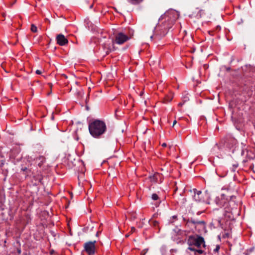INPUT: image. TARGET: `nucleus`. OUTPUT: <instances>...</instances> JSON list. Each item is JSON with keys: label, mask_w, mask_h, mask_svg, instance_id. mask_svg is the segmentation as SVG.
<instances>
[{"label": "nucleus", "mask_w": 255, "mask_h": 255, "mask_svg": "<svg viewBox=\"0 0 255 255\" xmlns=\"http://www.w3.org/2000/svg\"><path fill=\"white\" fill-rule=\"evenodd\" d=\"M31 30L33 32H36L37 31V27L33 24H32L31 25Z\"/></svg>", "instance_id": "27"}, {"label": "nucleus", "mask_w": 255, "mask_h": 255, "mask_svg": "<svg viewBox=\"0 0 255 255\" xmlns=\"http://www.w3.org/2000/svg\"><path fill=\"white\" fill-rule=\"evenodd\" d=\"M128 0L130 3L134 4V5H136V4H138L139 3L141 2L143 0Z\"/></svg>", "instance_id": "22"}, {"label": "nucleus", "mask_w": 255, "mask_h": 255, "mask_svg": "<svg viewBox=\"0 0 255 255\" xmlns=\"http://www.w3.org/2000/svg\"><path fill=\"white\" fill-rule=\"evenodd\" d=\"M201 212H198L197 213V215H200V214H201Z\"/></svg>", "instance_id": "42"}, {"label": "nucleus", "mask_w": 255, "mask_h": 255, "mask_svg": "<svg viewBox=\"0 0 255 255\" xmlns=\"http://www.w3.org/2000/svg\"><path fill=\"white\" fill-rule=\"evenodd\" d=\"M223 238L224 239H226V238H229L231 237V233L230 232H228L227 233H225V234H224L223 235Z\"/></svg>", "instance_id": "26"}, {"label": "nucleus", "mask_w": 255, "mask_h": 255, "mask_svg": "<svg viewBox=\"0 0 255 255\" xmlns=\"http://www.w3.org/2000/svg\"><path fill=\"white\" fill-rule=\"evenodd\" d=\"M159 177H160V175L158 173L149 176L150 181L152 182H157Z\"/></svg>", "instance_id": "18"}, {"label": "nucleus", "mask_w": 255, "mask_h": 255, "mask_svg": "<svg viewBox=\"0 0 255 255\" xmlns=\"http://www.w3.org/2000/svg\"><path fill=\"white\" fill-rule=\"evenodd\" d=\"M217 147L219 150H224L226 147V144L225 141L222 138L218 143H216L215 145V147Z\"/></svg>", "instance_id": "15"}, {"label": "nucleus", "mask_w": 255, "mask_h": 255, "mask_svg": "<svg viewBox=\"0 0 255 255\" xmlns=\"http://www.w3.org/2000/svg\"><path fill=\"white\" fill-rule=\"evenodd\" d=\"M48 84L49 85L50 87L51 88V87H52V84H51V83H49Z\"/></svg>", "instance_id": "41"}, {"label": "nucleus", "mask_w": 255, "mask_h": 255, "mask_svg": "<svg viewBox=\"0 0 255 255\" xmlns=\"http://www.w3.org/2000/svg\"><path fill=\"white\" fill-rule=\"evenodd\" d=\"M53 252H54V251H51L50 252V254H52L53 253Z\"/></svg>", "instance_id": "40"}, {"label": "nucleus", "mask_w": 255, "mask_h": 255, "mask_svg": "<svg viewBox=\"0 0 255 255\" xmlns=\"http://www.w3.org/2000/svg\"><path fill=\"white\" fill-rule=\"evenodd\" d=\"M98 232H97L96 234V236H98Z\"/></svg>", "instance_id": "44"}, {"label": "nucleus", "mask_w": 255, "mask_h": 255, "mask_svg": "<svg viewBox=\"0 0 255 255\" xmlns=\"http://www.w3.org/2000/svg\"><path fill=\"white\" fill-rule=\"evenodd\" d=\"M21 149L20 146H15L9 152V159L14 164H16L24 159L22 157V154H21Z\"/></svg>", "instance_id": "5"}, {"label": "nucleus", "mask_w": 255, "mask_h": 255, "mask_svg": "<svg viewBox=\"0 0 255 255\" xmlns=\"http://www.w3.org/2000/svg\"><path fill=\"white\" fill-rule=\"evenodd\" d=\"M177 123V121L174 120L173 123L172 127H174V125Z\"/></svg>", "instance_id": "35"}, {"label": "nucleus", "mask_w": 255, "mask_h": 255, "mask_svg": "<svg viewBox=\"0 0 255 255\" xmlns=\"http://www.w3.org/2000/svg\"><path fill=\"white\" fill-rule=\"evenodd\" d=\"M145 253H144L143 251H142L140 253V255H145Z\"/></svg>", "instance_id": "36"}, {"label": "nucleus", "mask_w": 255, "mask_h": 255, "mask_svg": "<svg viewBox=\"0 0 255 255\" xmlns=\"http://www.w3.org/2000/svg\"><path fill=\"white\" fill-rule=\"evenodd\" d=\"M171 28L167 27V24H165L162 21H159V23L155 27L154 35L151 36L150 38H153L154 37L155 38L159 40L167 34L169 29Z\"/></svg>", "instance_id": "4"}, {"label": "nucleus", "mask_w": 255, "mask_h": 255, "mask_svg": "<svg viewBox=\"0 0 255 255\" xmlns=\"http://www.w3.org/2000/svg\"><path fill=\"white\" fill-rule=\"evenodd\" d=\"M43 179L42 176L41 174H37L33 176L32 182L34 185H38L40 183H41Z\"/></svg>", "instance_id": "14"}, {"label": "nucleus", "mask_w": 255, "mask_h": 255, "mask_svg": "<svg viewBox=\"0 0 255 255\" xmlns=\"http://www.w3.org/2000/svg\"><path fill=\"white\" fill-rule=\"evenodd\" d=\"M133 34V31L128 28L124 31L117 32L115 33V42L118 44H122L130 39Z\"/></svg>", "instance_id": "3"}, {"label": "nucleus", "mask_w": 255, "mask_h": 255, "mask_svg": "<svg viewBox=\"0 0 255 255\" xmlns=\"http://www.w3.org/2000/svg\"><path fill=\"white\" fill-rule=\"evenodd\" d=\"M20 162V171L23 172V174L25 175V177L26 178L31 172V169L28 168L29 161L24 159Z\"/></svg>", "instance_id": "9"}, {"label": "nucleus", "mask_w": 255, "mask_h": 255, "mask_svg": "<svg viewBox=\"0 0 255 255\" xmlns=\"http://www.w3.org/2000/svg\"><path fill=\"white\" fill-rule=\"evenodd\" d=\"M238 167V164H233V169H232V171H235L236 170V169Z\"/></svg>", "instance_id": "31"}, {"label": "nucleus", "mask_w": 255, "mask_h": 255, "mask_svg": "<svg viewBox=\"0 0 255 255\" xmlns=\"http://www.w3.org/2000/svg\"><path fill=\"white\" fill-rule=\"evenodd\" d=\"M220 249V246L219 245H217L216 248L213 250V252L214 253H218L219 250Z\"/></svg>", "instance_id": "29"}, {"label": "nucleus", "mask_w": 255, "mask_h": 255, "mask_svg": "<svg viewBox=\"0 0 255 255\" xmlns=\"http://www.w3.org/2000/svg\"><path fill=\"white\" fill-rule=\"evenodd\" d=\"M250 169H253L254 168V164H252L251 166H250Z\"/></svg>", "instance_id": "37"}, {"label": "nucleus", "mask_w": 255, "mask_h": 255, "mask_svg": "<svg viewBox=\"0 0 255 255\" xmlns=\"http://www.w3.org/2000/svg\"><path fill=\"white\" fill-rule=\"evenodd\" d=\"M182 105H183V104H182V103H179V104H178V105H179V106H182Z\"/></svg>", "instance_id": "39"}, {"label": "nucleus", "mask_w": 255, "mask_h": 255, "mask_svg": "<svg viewBox=\"0 0 255 255\" xmlns=\"http://www.w3.org/2000/svg\"><path fill=\"white\" fill-rule=\"evenodd\" d=\"M224 139L226 144V147L229 149L233 148L237 144V140L231 135H226Z\"/></svg>", "instance_id": "10"}, {"label": "nucleus", "mask_w": 255, "mask_h": 255, "mask_svg": "<svg viewBox=\"0 0 255 255\" xmlns=\"http://www.w3.org/2000/svg\"><path fill=\"white\" fill-rule=\"evenodd\" d=\"M131 230H135V229L134 228L132 227V228H131Z\"/></svg>", "instance_id": "43"}, {"label": "nucleus", "mask_w": 255, "mask_h": 255, "mask_svg": "<svg viewBox=\"0 0 255 255\" xmlns=\"http://www.w3.org/2000/svg\"><path fill=\"white\" fill-rule=\"evenodd\" d=\"M36 161H39V162L38 163V165L39 167H41L43 163L45 162V158L43 156H39L38 157L36 158Z\"/></svg>", "instance_id": "19"}, {"label": "nucleus", "mask_w": 255, "mask_h": 255, "mask_svg": "<svg viewBox=\"0 0 255 255\" xmlns=\"http://www.w3.org/2000/svg\"><path fill=\"white\" fill-rule=\"evenodd\" d=\"M196 10L197 11V14H195L196 12V11L193 12L190 17L195 16L198 19L201 18L203 14L204 13V11L201 9H199L198 8H196Z\"/></svg>", "instance_id": "17"}, {"label": "nucleus", "mask_w": 255, "mask_h": 255, "mask_svg": "<svg viewBox=\"0 0 255 255\" xmlns=\"http://www.w3.org/2000/svg\"><path fill=\"white\" fill-rule=\"evenodd\" d=\"M161 145H162V147H165L167 146V144L166 143H163Z\"/></svg>", "instance_id": "34"}, {"label": "nucleus", "mask_w": 255, "mask_h": 255, "mask_svg": "<svg viewBox=\"0 0 255 255\" xmlns=\"http://www.w3.org/2000/svg\"><path fill=\"white\" fill-rule=\"evenodd\" d=\"M173 97V96L171 94L165 96L164 98L163 102L164 103H167L168 102H170V101H172Z\"/></svg>", "instance_id": "20"}, {"label": "nucleus", "mask_w": 255, "mask_h": 255, "mask_svg": "<svg viewBox=\"0 0 255 255\" xmlns=\"http://www.w3.org/2000/svg\"><path fill=\"white\" fill-rule=\"evenodd\" d=\"M188 249L191 251L194 252L195 255H196V253H198L199 254H202L204 253V251L200 249H196L193 247H188Z\"/></svg>", "instance_id": "21"}, {"label": "nucleus", "mask_w": 255, "mask_h": 255, "mask_svg": "<svg viewBox=\"0 0 255 255\" xmlns=\"http://www.w3.org/2000/svg\"><path fill=\"white\" fill-rule=\"evenodd\" d=\"M88 128L90 134L96 138H101L107 130L106 123L100 119L90 120L88 123Z\"/></svg>", "instance_id": "1"}, {"label": "nucleus", "mask_w": 255, "mask_h": 255, "mask_svg": "<svg viewBox=\"0 0 255 255\" xmlns=\"http://www.w3.org/2000/svg\"><path fill=\"white\" fill-rule=\"evenodd\" d=\"M235 199V196H231L230 200H228V199L226 197L225 194H222L221 195L216 197L214 201L219 207L222 208L224 207L225 208H228L229 206H231V204L234 202V200Z\"/></svg>", "instance_id": "6"}, {"label": "nucleus", "mask_w": 255, "mask_h": 255, "mask_svg": "<svg viewBox=\"0 0 255 255\" xmlns=\"http://www.w3.org/2000/svg\"><path fill=\"white\" fill-rule=\"evenodd\" d=\"M57 43L60 46H64L68 44V40L62 34H59L56 37Z\"/></svg>", "instance_id": "13"}, {"label": "nucleus", "mask_w": 255, "mask_h": 255, "mask_svg": "<svg viewBox=\"0 0 255 255\" xmlns=\"http://www.w3.org/2000/svg\"><path fill=\"white\" fill-rule=\"evenodd\" d=\"M77 94L79 98H82L84 95V92L82 90H81L77 92Z\"/></svg>", "instance_id": "28"}, {"label": "nucleus", "mask_w": 255, "mask_h": 255, "mask_svg": "<svg viewBox=\"0 0 255 255\" xmlns=\"http://www.w3.org/2000/svg\"><path fill=\"white\" fill-rule=\"evenodd\" d=\"M174 231L177 233V235H181L183 232V231H182L180 229H178L177 231H176V230H174Z\"/></svg>", "instance_id": "30"}, {"label": "nucleus", "mask_w": 255, "mask_h": 255, "mask_svg": "<svg viewBox=\"0 0 255 255\" xmlns=\"http://www.w3.org/2000/svg\"><path fill=\"white\" fill-rule=\"evenodd\" d=\"M179 14L174 9H169L162 15L159 19V21H162L167 27H172L176 20L178 18Z\"/></svg>", "instance_id": "2"}, {"label": "nucleus", "mask_w": 255, "mask_h": 255, "mask_svg": "<svg viewBox=\"0 0 255 255\" xmlns=\"http://www.w3.org/2000/svg\"><path fill=\"white\" fill-rule=\"evenodd\" d=\"M96 241H89L84 244V251L88 255H93L96 252Z\"/></svg>", "instance_id": "8"}, {"label": "nucleus", "mask_w": 255, "mask_h": 255, "mask_svg": "<svg viewBox=\"0 0 255 255\" xmlns=\"http://www.w3.org/2000/svg\"><path fill=\"white\" fill-rule=\"evenodd\" d=\"M4 164V163L3 162H1L0 163V167H2L3 166V165Z\"/></svg>", "instance_id": "38"}, {"label": "nucleus", "mask_w": 255, "mask_h": 255, "mask_svg": "<svg viewBox=\"0 0 255 255\" xmlns=\"http://www.w3.org/2000/svg\"><path fill=\"white\" fill-rule=\"evenodd\" d=\"M195 230L199 233H202L206 232V223L204 221L200 225L197 226L196 228H195Z\"/></svg>", "instance_id": "16"}, {"label": "nucleus", "mask_w": 255, "mask_h": 255, "mask_svg": "<svg viewBox=\"0 0 255 255\" xmlns=\"http://www.w3.org/2000/svg\"><path fill=\"white\" fill-rule=\"evenodd\" d=\"M151 198L154 201H157L159 199L158 195L156 193H153L152 194Z\"/></svg>", "instance_id": "24"}, {"label": "nucleus", "mask_w": 255, "mask_h": 255, "mask_svg": "<svg viewBox=\"0 0 255 255\" xmlns=\"http://www.w3.org/2000/svg\"><path fill=\"white\" fill-rule=\"evenodd\" d=\"M183 220L186 222L187 225L192 224L194 228H196L197 226L200 225L202 223L204 222V220H199L195 217L189 218L188 219L184 218Z\"/></svg>", "instance_id": "11"}, {"label": "nucleus", "mask_w": 255, "mask_h": 255, "mask_svg": "<svg viewBox=\"0 0 255 255\" xmlns=\"http://www.w3.org/2000/svg\"><path fill=\"white\" fill-rule=\"evenodd\" d=\"M35 73H36V74L39 75V74H41V71L40 70H37L35 71Z\"/></svg>", "instance_id": "33"}, {"label": "nucleus", "mask_w": 255, "mask_h": 255, "mask_svg": "<svg viewBox=\"0 0 255 255\" xmlns=\"http://www.w3.org/2000/svg\"><path fill=\"white\" fill-rule=\"evenodd\" d=\"M16 251L18 255L21 254V249L20 248H17Z\"/></svg>", "instance_id": "32"}, {"label": "nucleus", "mask_w": 255, "mask_h": 255, "mask_svg": "<svg viewBox=\"0 0 255 255\" xmlns=\"http://www.w3.org/2000/svg\"><path fill=\"white\" fill-rule=\"evenodd\" d=\"M150 225L154 227H159V222L157 221H151L150 222Z\"/></svg>", "instance_id": "23"}, {"label": "nucleus", "mask_w": 255, "mask_h": 255, "mask_svg": "<svg viewBox=\"0 0 255 255\" xmlns=\"http://www.w3.org/2000/svg\"><path fill=\"white\" fill-rule=\"evenodd\" d=\"M187 244L189 246V247L195 246L200 248L201 245H203L204 247L206 246L204 238L198 235L190 236L187 240Z\"/></svg>", "instance_id": "7"}, {"label": "nucleus", "mask_w": 255, "mask_h": 255, "mask_svg": "<svg viewBox=\"0 0 255 255\" xmlns=\"http://www.w3.org/2000/svg\"><path fill=\"white\" fill-rule=\"evenodd\" d=\"M177 220V216L176 215H174L171 217L170 220H169V223H173L175 220Z\"/></svg>", "instance_id": "25"}, {"label": "nucleus", "mask_w": 255, "mask_h": 255, "mask_svg": "<svg viewBox=\"0 0 255 255\" xmlns=\"http://www.w3.org/2000/svg\"><path fill=\"white\" fill-rule=\"evenodd\" d=\"M191 192H193L194 200L197 202H204V200L203 198V193L201 190H198L197 189L194 188L193 190H190Z\"/></svg>", "instance_id": "12"}, {"label": "nucleus", "mask_w": 255, "mask_h": 255, "mask_svg": "<svg viewBox=\"0 0 255 255\" xmlns=\"http://www.w3.org/2000/svg\"><path fill=\"white\" fill-rule=\"evenodd\" d=\"M206 203L208 204H209V202H207Z\"/></svg>", "instance_id": "45"}]
</instances>
